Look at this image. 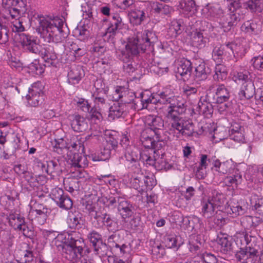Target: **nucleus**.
<instances>
[{
	"mask_svg": "<svg viewBox=\"0 0 263 263\" xmlns=\"http://www.w3.org/2000/svg\"><path fill=\"white\" fill-rule=\"evenodd\" d=\"M157 40L155 33L149 30L138 32L135 37L129 39L125 49L118 52L119 59L124 63V72L133 75L137 69V64L131 60L140 52H144L146 50L153 51L154 44Z\"/></svg>",
	"mask_w": 263,
	"mask_h": 263,
	"instance_id": "f257e3e1",
	"label": "nucleus"
},
{
	"mask_svg": "<svg viewBox=\"0 0 263 263\" xmlns=\"http://www.w3.org/2000/svg\"><path fill=\"white\" fill-rule=\"evenodd\" d=\"M31 15H32V19L34 18L38 22L39 31L42 33L45 41L60 43L64 40L65 36L62 30L63 21L62 18L35 12Z\"/></svg>",
	"mask_w": 263,
	"mask_h": 263,
	"instance_id": "f03ea898",
	"label": "nucleus"
},
{
	"mask_svg": "<svg viewBox=\"0 0 263 263\" xmlns=\"http://www.w3.org/2000/svg\"><path fill=\"white\" fill-rule=\"evenodd\" d=\"M246 243L245 249H241L235 254L237 259L242 263H255L258 256L259 245L256 232L252 231L246 232L244 235Z\"/></svg>",
	"mask_w": 263,
	"mask_h": 263,
	"instance_id": "7ed1b4c3",
	"label": "nucleus"
},
{
	"mask_svg": "<svg viewBox=\"0 0 263 263\" xmlns=\"http://www.w3.org/2000/svg\"><path fill=\"white\" fill-rule=\"evenodd\" d=\"M128 94V92L122 87H117L113 92L112 99L116 102L109 108L108 117L110 119L121 117L125 111L126 104L130 102V100L126 99Z\"/></svg>",
	"mask_w": 263,
	"mask_h": 263,
	"instance_id": "20e7f679",
	"label": "nucleus"
},
{
	"mask_svg": "<svg viewBox=\"0 0 263 263\" xmlns=\"http://www.w3.org/2000/svg\"><path fill=\"white\" fill-rule=\"evenodd\" d=\"M84 246L82 239H76L68 235L62 246L63 255L67 260L75 263L82 256Z\"/></svg>",
	"mask_w": 263,
	"mask_h": 263,
	"instance_id": "39448f33",
	"label": "nucleus"
},
{
	"mask_svg": "<svg viewBox=\"0 0 263 263\" xmlns=\"http://www.w3.org/2000/svg\"><path fill=\"white\" fill-rule=\"evenodd\" d=\"M159 96L160 99L158 101L160 102V103L170 104L166 110V114L180 115L184 112V104L182 101L181 97L174 96L171 90L166 89L160 92Z\"/></svg>",
	"mask_w": 263,
	"mask_h": 263,
	"instance_id": "423d86ee",
	"label": "nucleus"
},
{
	"mask_svg": "<svg viewBox=\"0 0 263 263\" xmlns=\"http://www.w3.org/2000/svg\"><path fill=\"white\" fill-rule=\"evenodd\" d=\"M108 203L109 205L117 206L118 211L124 222L134 214V206L124 198L118 195L111 197L108 199Z\"/></svg>",
	"mask_w": 263,
	"mask_h": 263,
	"instance_id": "0eeeda50",
	"label": "nucleus"
},
{
	"mask_svg": "<svg viewBox=\"0 0 263 263\" xmlns=\"http://www.w3.org/2000/svg\"><path fill=\"white\" fill-rule=\"evenodd\" d=\"M230 94L227 88L224 85L217 86L215 95L211 98L210 95H206V99L213 103L219 104L218 110L220 112L224 111L228 108Z\"/></svg>",
	"mask_w": 263,
	"mask_h": 263,
	"instance_id": "6e6552de",
	"label": "nucleus"
},
{
	"mask_svg": "<svg viewBox=\"0 0 263 263\" xmlns=\"http://www.w3.org/2000/svg\"><path fill=\"white\" fill-rule=\"evenodd\" d=\"M43 85L41 82L34 83L30 88L26 99L28 104L33 107L41 104L43 100Z\"/></svg>",
	"mask_w": 263,
	"mask_h": 263,
	"instance_id": "1a4fd4ad",
	"label": "nucleus"
},
{
	"mask_svg": "<svg viewBox=\"0 0 263 263\" xmlns=\"http://www.w3.org/2000/svg\"><path fill=\"white\" fill-rule=\"evenodd\" d=\"M50 197L60 208L69 210L72 206L73 203L71 199L64 194V191L61 188L57 187L52 189Z\"/></svg>",
	"mask_w": 263,
	"mask_h": 263,
	"instance_id": "9d476101",
	"label": "nucleus"
},
{
	"mask_svg": "<svg viewBox=\"0 0 263 263\" xmlns=\"http://www.w3.org/2000/svg\"><path fill=\"white\" fill-rule=\"evenodd\" d=\"M19 36L24 50L35 54L40 53L41 46L36 43L34 37L24 33L20 34Z\"/></svg>",
	"mask_w": 263,
	"mask_h": 263,
	"instance_id": "9b49d317",
	"label": "nucleus"
},
{
	"mask_svg": "<svg viewBox=\"0 0 263 263\" xmlns=\"http://www.w3.org/2000/svg\"><path fill=\"white\" fill-rule=\"evenodd\" d=\"M87 238L98 254L102 256L106 254L107 247L105 243H103L101 235L99 233L92 231L88 234Z\"/></svg>",
	"mask_w": 263,
	"mask_h": 263,
	"instance_id": "f8f14e48",
	"label": "nucleus"
},
{
	"mask_svg": "<svg viewBox=\"0 0 263 263\" xmlns=\"http://www.w3.org/2000/svg\"><path fill=\"white\" fill-rule=\"evenodd\" d=\"M145 124L149 127L148 131H153L156 136L160 135L162 132V128L164 126V121L163 119L159 116L155 115H148L145 118Z\"/></svg>",
	"mask_w": 263,
	"mask_h": 263,
	"instance_id": "ddd939ff",
	"label": "nucleus"
},
{
	"mask_svg": "<svg viewBox=\"0 0 263 263\" xmlns=\"http://www.w3.org/2000/svg\"><path fill=\"white\" fill-rule=\"evenodd\" d=\"M123 23L121 17L118 14L112 16L109 26L106 29L104 36L111 41L114 39L118 30L122 28Z\"/></svg>",
	"mask_w": 263,
	"mask_h": 263,
	"instance_id": "4468645a",
	"label": "nucleus"
},
{
	"mask_svg": "<svg viewBox=\"0 0 263 263\" xmlns=\"http://www.w3.org/2000/svg\"><path fill=\"white\" fill-rule=\"evenodd\" d=\"M192 70V66L190 61L183 59L178 61L176 72L185 81L191 76Z\"/></svg>",
	"mask_w": 263,
	"mask_h": 263,
	"instance_id": "2eb2a0df",
	"label": "nucleus"
},
{
	"mask_svg": "<svg viewBox=\"0 0 263 263\" xmlns=\"http://www.w3.org/2000/svg\"><path fill=\"white\" fill-rule=\"evenodd\" d=\"M202 14L209 19L219 18L223 14V10L217 4H207L202 9Z\"/></svg>",
	"mask_w": 263,
	"mask_h": 263,
	"instance_id": "dca6fc26",
	"label": "nucleus"
},
{
	"mask_svg": "<svg viewBox=\"0 0 263 263\" xmlns=\"http://www.w3.org/2000/svg\"><path fill=\"white\" fill-rule=\"evenodd\" d=\"M159 153H158V151L156 149H146L141 152V160L146 165L154 166L156 161L159 157Z\"/></svg>",
	"mask_w": 263,
	"mask_h": 263,
	"instance_id": "f3484780",
	"label": "nucleus"
},
{
	"mask_svg": "<svg viewBox=\"0 0 263 263\" xmlns=\"http://www.w3.org/2000/svg\"><path fill=\"white\" fill-rule=\"evenodd\" d=\"M71 127L74 132L80 133L87 130L89 125L85 118L77 115L73 116L71 121Z\"/></svg>",
	"mask_w": 263,
	"mask_h": 263,
	"instance_id": "a211bd4d",
	"label": "nucleus"
},
{
	"mask_svg": "<svg viewBox=\"0 0 263 263\" xmlns=\"http://www.w3.org/2000/svg\"><path fill=\"white\" fill-rule=\"evenodd\" d=\"M84 76V72L81 66H72L68 73V82L73 85L78 84Z\"/></svg>",
	"mask_w": 263,
	"mask_h": 263,
	"instance_id": "6ab92c4d",
	"label": "nucleus"
},
{
	"mask_svg": "<svg viewBox=\"0 0 263 263\" xmlns=\"http://www.w3.org/2000/svg\"><path fill=\"white\" fill-rule=\"evenodd\" d=\"M256 93L253 82L249 81L246 84L242 85L238 96L240 100H248L255 96Z\"/></svg>",
	"mask_w": 263,
	"mask_h": 263,
	"instance_id": "aec40b11",
	"label": "nucleus"
},
{
	"mask_svg": "<svg viewBox=\"0 0 263 263\" xmlns=\"http://www.w3.org/2000/svg\"><path fill=\"white\" fill-rule=\"evenodd\" d=\"M208 198L216 208H221L223 206L225 208L228 203L226 196L216 190L213 191L212 195Z\"/></svg>",
	"mask_w": 263,
	"mask_h": 263,
	"instance_id": "412c9836",
	"label": "nucleus"
},
{
	"mask_svg": "<svg viewBox=\"0 0 263 263\" xmlns=\"http://www.w3.org/2000/svg\"><path fill=\"white\" fill-rule=\"evenodd\" d=\"M188 17L192 16L197 12V7L194 0H183L177 6Z\"/></svg>",
	"mask_w": 263,
	"mask_h": 263,
	"instance_id": "4be33fe9",
	"label": "nucleus"
},
{
	"mask_svg": "<svg viewBox=\"0 0 263 263\" xmlns=\"http://www.w3.org/2000/svg\"><path fill=\"white\" fill-rule=\"evenodd\" d=\"M232 238L225 234H220L217 236L216 241L221 247V251L226 253L232 249Z\"/></svg>",
	"mask_w": 263,
	"mask_h": 263,
	"instance_id": "5701e85b",
	"label": "nucleus"
},
{
	"mask_svg": "<svg viewBox=\"0 0 263 263\" xmlns=\"http://www.w3.org/2000/svg\"><path fill=\"white\" fill-rule=\"evenodd\" d=\"M166 117L169 120L170 129L173 131H177L180 133L181 131L184 120L179 117V115L166 114Z\"/></svg>",
	"mask_w": 263,
	"mask_h": 263,
	"instance_id": "b1692460",
	"label": "nucleus"
},
{
	"mask_svg": "<svg viewBox=\"0 0 263 263\" xmlns=\"http://www.w3.org/2000/svg\"><path fill=\"white\" fill-rule=\"evenodd\" d=\"M212 103H213L209 101L206 97L203 100L202 98H201L198 102L197 107V111L199 112V114L203 115L207 118L211 116L213 111Z\"/></svg>",
	"mask_w": 263,
	"mask_h": 263,
	"instance_id": "393cba45",
	"label": "nucleus"
},
{
	"mask_svg": "<svg viewBox=\"0 0 263 263\" xmlns=\"http://www.w3.org/2000/svg\"><path fill=\"white\" fill-rule=\"evenodd\" d=\"M67 223L70 229H81L84 224V220L82 218V214L78 212L69 214Z\"/></svg>",
	"mask_w": 263,
	"mask_h": 263,
	"instance_id": "a878e982",
	"label": "nucleus"
},
{
	"mask_svg": "<svg viewBox=\"0 0 263 263\" xmlns=\"http://www.w3.org/2000/svg\"><path fill=\"white\" fill-rule=\"evenodd\" d=\"M196 65L194 73L195 79L198 81L206 79L208 75L210 73V70L204 62H199L198 64Z\"/></svg>",
	"mask_w": 263,
	"mask_h": 263,
	"instance_id": "bb28decb",
	"label": "nucleus"
},
{
	"mask_svg": "<svg viewBox=\"0 0 263 263\" xmlns=\"http://www.w3.org/2000/svg\"><path fill=\"white\" fill-rule=\"evenodd\" d=\"M241 18V16L238 12H231L228 14L226 23L223 26L226 28L224 31L229 30L232 27L237 25Z\"/></svg>",
	"mask_w": 263,
	"mask_h": 263,
	"instance_id": "cd10ccee",
	"label": "nucleus"
},
{
	"mask_svg": "<svg viewBox=\"0 0 263 263\" xmlns=\"http://www.w3.org/2000/svg\"><path fill=\"white\" fill-rule=\"evenodd\" d=\"M46 172L52 176L59 175L62 172L60 164L58 160H50L47 161Z\"/></svg>",
	"mask_w": 263,
	"mask_h": 263,
	"instance_id": "c85d7f7f",
	"label": "nucleus"
},
{
	"mask_svg": "<svg viewBox=\"0 0 263 263\" xmlns=\"http://www.w3.org/2000/svg\"><path fill=\"white\" fill-rule=\"evenodd\" d=\"M201 213L202 216L206 218L213 217L215 214L216 208L208 198L206 201H203L201 203Z\"/></svg>",
	"mask_w": 263,
	"mask_h": 263,
	"instance_id": "c756f323",
	"label": "nucleus"
},
{
	"mask_svg": "<svg viewBox=\"0 0 263 263\" xmlns=\"http://www.w3.org/2000/svg\"><path fill=\"white\" fill-rule=\"evenodd\" d=\"M130 22L134 25H138L145 20V13L143 11L140 10H134L132 11L129 14Z\"/></svg>",
	"mask_w": 263,
	"mask_h": 263,
	"instance_id": "7c9ffc66",
	"label": "nucleus"
},
{
	"mask_svg": "<svg viewBox=\"0 0 263 263\" xmlns=\"http://www.w3.org/2000/svg\"><path fill=\"white\" fill-rule=\"evenodd\" d=\"M141 152L136 147L133 148L129 147L127 149V152L125 155V157L127 161L130 163H135L139 160H141Z\"/></svg>",
	"mask_w": 263,
	"mask_h": 263,
	"instance_id": "2f4dec72",
	"label": "nucleus"
},
{
	"mask_svg": "<svg viewBox=\"0 0 263 263\" xmlns=\"http://www.w3.org/2000/svg\"><path fill=\"white\" fill-rule=\"evenodd\" d=\"M241 29L243 31L254 34H258L261 31L260 25L253 22L243 23Z\"/></svg>",
	"mask_w": 263,
	"mask_h": 263,
	"instance_id": "473e14b6",
	"label": "nucleus"
},
{
	"mask_svg": "<svg viewBox=\"0 0 263 263\" xmlns=\"http://www.w3.org/2000/svg\"><path fill=\"white\" fill-rule=\"evenodd\" d=\"M40 54L45 63L48 66L52 65L53 61L55 60L57 58L56 54L53 52L52 49L49 48L44 49L42 50H40Z\"/></svg>",
	"mask_w": 263,
	"mask_h": 263,
	"instance_id": "72a5a7b5",
	"label": "nucleus"
},
{
	"mask_svg": "<svg viewBox=\"0 0 263 263\" xmlns=\"http://www.w3.org/2000/svg\"><path fill=\"white\" fill-rule=\"evenodd\" d=\"M192 43L193 46L201 48L205 46L206 43V39L204 37L202 33L195 32L192 35Z\"/></svg>",
	"mask_w": 263,
	"mask_h": 263,
	"instance_id": "f704fd0d",
	"label": "nucleus"
},
{
	"mask_svg": "<svg viewBox=\"0 0 263 263\" xmlns=\"http://www.w3.org/2000/svg\"><path fill=\"white\" fill-rule=\"evenodd\" d=\"M30 204L32 208H34L36 214L41 216L42 218L40 223L44 224L46 221V214L48 213V209L44 208L42 204H36V202L33 200L31 201Z\"/></svg>",
	"mask_w": 263,
	"mask_h": 263,
	"instance_id": "c9c22d12",
	"label": "nucleus"
},
{
	"mask_svg": "<svg viewBox=\"0 0 263 263\" xmlns=\"http://www.w3.org/2000/svg\"><path fill=\"white\" fill-rule=\"evenodd\" d=\"M227 76V71L226 67L220 64H217L215 67V74L214 79L218 81L225 79Z\"/></svg>",
	"mask_w": 263,
	"mask_h": 263,
	"instance_id": "e433bc0d",
	"label": "nucleus"
},
{
	"mask_svg": "<svg viewBox=\"0 0 263 263\" xmlns=\"http://www.w3.org/2000/svg\"><path fill=\"white\" fill-rule=\"evenodd\" d=\"M222 210H223V208H222ZM224 210L228 214H233L235 216L242 215L244 211L242 206L238 205V203H235L228 204Z\"/></svg>",
	"mask_w": 263,
	"mask_h": 263,
	"instance_id": "4c0bfd02",
	"label": "nucleus"
},
{
	"mask_svg": "<svg viewBox=\"0 0 263 263\" xmlns=\"http://www.w3.org/2000/svg\"><path fill=\"white\" fill-rule=\"evenodd\" d=\"M245 6L252 11L261 12L263 9V0H249Z\"/></svg>",
	"mask_w": 263,
	"mask_h": 263,
	"instance_id": "58836bf2",
	"label": "nucleus"
},
{
	"mask_svg": "<svg viewBox=\"0 0 263 263\" xmlns=\"http://www.w3.org/2000/svg\"><path fill=\"white\" fill-rule=\"evenodd\" d=\"M9 223L15 230H19L21 229L25 222L23 217L18 215H11L9 218Z\"/></svg>",
	"mask_w": 263,
	"mask_h": 263,
	"instance_id": "ea45409f",
	"label": "nucleus"
},
{
	"mask_svg": "<svg viewBox=\"0 0 263 263\" xmlns=\"http://www.w3.org/2000/svg\"><path fill=\"white\" fill-rule=\"evenodd\" d=\"M3 5L5 8L15 7L23 9L26 6V0H3Z\"/></svg>",
	"mask_w": 263,
	"mask_h": 263,
	"instance_id": "a19ab883",
	"label": "nucleus"
},
{
	"mask_svg": "<svg viewBox=\"0 0 263 263\" xmlns=\"http://www.w3.org/2000/svg\"><path fill=\"white\" fill-rule=\"evenodd\" d=\"M147 132L148 130H145L142 132L140 140L145 147L147 148V149L153 148L154 145L155 144V140L152 138L151 137L146 135Z\"/></svg>",
	"mask_w": 263,
	"mask_h": 263,
	"instance_id": "79ce46f5",
	"label": "nucleus"
},
{
	"mask_svg": "<svg viewBox=\"0 0 263 263\" xmlns=\"http://www.w3.org/2000/svg\"><path fill=\"white\" fill-rule=\"evenodd\" d=\"M154 10L157 13L168 15L174 11V9L168 5L162 3H157L154 8Z\"/></svg>",
	"mask_w": 263,
	"mask_h": 263,
	"instance_id": "37998d69",
	"label": "nucleus"
},
{
	"mask_svg": "<svg viewBox=\"0 0 263 263\" xmlns=\"http://www.w3.org/2000/svg\"><path fill=\"white\" fill-rule=\"evenodd\" d=\"M203 263H217L218 259L216 256L210 252H204L197 256Z\"/></svg>",
	"mask_w": 263,
	"mask_h": 263,
	"instance_id": "c03bdc74",
	"label": "nucleus"
},
{
	"mask_svg": "<svg viewBox=\"0 0 263 263\" xmlns=\"http://www.w3.org/2000/svg\"><path fill=\"white\" fill-rule=\"evenodd\" d=\"M103 222L109 231L115 232L118 230L117 223L112 220L109 215L105 214L103 217Z\"/></svg>",
	"mask_w": 263,
	"mask_h": 263,
	"instance_id": "a18cd8bd",
	"label": "nucleus"
},
{
	"mask_svg": "<svg viewBox=\"0 0 263 263\" xmlns=\"http://www.w3.org/2000/svg\"><path fill=\"white\" fill-rule=\"evenodd\" d=\"M250 74L248 72H237L234 75V78L235 81L239 83H241L242 85L246 84L249 81H251L249 77Z\"/></svg>",
	"mask_w": 263,
	"mask_h": 263,
	"instance_id": "49530a36",
	"label": "nucleus"
},
{
	"mask_svg": "<svg viewBox=\"0 0 263 263\" xmlns=\"http://www.w3.org/2000/svg\"><path fill=\"white\" fill-rule=\"evenodd\" d=\"M159 95V93L156 95V97L151 96L148 98H144V95L142 92L140 93V96L141 98L142 102H143L145 108H148L149 104H155L157 102L160 103V102L158 101V100L160 99Z\"/></svg>",
	"mask_w": 263,
	"mask_h": 263,
	"instance_id": "de8ad7c7",
	"label": "nucleus"
},
{
	"mask_svg": "<svg viewBox=\"0 0 263 263\" xmlns=\"http://www.w3.org/2000/svg\"><path fill=\"white\" fill-rule=\"evenodd\" d=\"M241 181V176L237 173L233 176H227L224 180L228 185L237 186V184Z\"/></svg>",
	"mask_w": 263,
	"mask_h": 263,
	"instance_id": "09e8293b",
	"label": "nucleus"
},
{
	"mask_svg": "<svg viewBox=\"0 0 263 263\" xmlns=\"http://www.w3.org/2000/svg\"><path fill=\"white\" fill-rule=\"evenodd\" d=\"M183 129L180 131V133L182 135L191 136L194 133V128L193 123L187 121H184L182 126Z\"/></svg>",
	"mask_w": 263,
	"mask_h": 263,
	"instance_id": "8fccbe9b",
	"label": "nucleus"
},
{
	"mask_svg": "<svg viewBox=\"0 0 263 263\" xmlns=\"http://www.w3.org/2000/svg\"><path fill=\"white\" fill-rule=\"evenodd\" d=\"M212 57L214 60L217 61V62L221 61L222 59L225 57L222 45L214 48L213 51Z\"/></svg>",
	"mask_w": 263,
	"mask_h": 263,
	"instance_id": "3c124183",
	"label": "nucleus"
},
{
	"mask_svg": "<svg viewBox=\"0 0 263 263\" xmlns=\"http://www.w3.org/2000/svg\"><path fill=\"white\" fill-rule=\"evenodd\" d=\"M222 214H223V213L222 212L221 210H219V211L216 212L214 215L213 216L214 217L215 223L218 226H222L226 224L229 220L228 218L222 215Z\"/></svg>",
	"mask_w": 263,
	"mask_h": 263,
	"instance_id": "603ef678",
	"label": "nucleus"
},
{
	"mask_svg": "<svg viewBox=\"0 0 263 263\" xmlns=\"http://www.w3.org/2000/svg\"><path fill=\"white\" fill-rule=\"evenodd\" d=\"M9 40L8 31L5 25L0 23V44H5Z\"/></svg>",
	"mask_w": 263,
	"mask_h": 263,
	"instance_id": "864d4df0",
	"label": "nucleus"
},
{
	"mask_svg": "<svg viewBox=\"0 0 263 263\" xmlns=\"http://www.w3.org/2000/svg\"><path fill=\"white\" fill-rule=\"evenodd\" d=\"M29 68L32 72L40 75L44 72L45 68L38 61H35L29 65Z\"/></svg>",
	"mask_w": 263,
	"mask_h": 263,
	"instance_id": "5fc2aeb1",
	"label": "nucleus"
},
{
	"mask_svg": "<svg viewBox=\"0 0 263 263\" xmlns=\"http://www.w3.org/2000/svg\"><path fill=\"white\" fill-rule=\"evenodd\" d=\"M77 105L80 110L86 113L89 112V109L91 108V106L88 101L83 98L78 99V101L77 102Z\"/></svg>",
	"mask_w": 263,
	"mask_h": 263,
	"instance_id": "6e6d98bb",
	"label": "nucleus"
},
{
	"mask_svg": "<svg viewBox=\"0 0 263 263\" xmlns=\"http://www.w3.org/2000/svg\"><path fill=\"white\" fill-rule=\"evenodd\" d=\"M164 243L165 246L168 248L171 249L177 247L176 237L172 235H168L164 238Z\"/></svg>",
	"mask_w": 263,
	"mask_h": 263,
	"instance_id": "4d7b16f0",
	"label": "nucleus"
},
{
	"mask_svg": "<svg viewBox=\"0 0 263 263\" xmlns=\"http://www.w3.org/2000/svg\"><path fill=\"white\" fill-rule=\"evenodd\" d=\"M104 145H105L107 148H109L115 152V149L118 146V141L112 135H109V137L107 138L105 143L104 144Z\"/></svg>",
	"mask_w": 263,
	"mask_h": 263,
	"instance_id": "13d9d810",
	"label": "nucleus"
},
{
	"mask_svg": "<svg viewBox=\"0 0 263 263\" xmlns=\"http://www.w3.org/2000/svg\"><path fill=\"white\" fill-rule=\"evenodd\" d=\"M82 158L83 157L81 154L74 153L70 158L71 165L75 167H81L82 164L81 161Z\"/></svg>",
	"mask_w": 263,
	"mask_h": 263,
	"instance_id": "bf43d9fd",
	"label": "nucleus"
},
{
	"mask_svg": "<svg viewBox=\"0 0 263 263\" xmlns=\"http://www.w3.org/2000/svg\"><path fill=\"white\" fill-rule=\"evenodd\" d=\"M102 110V109L94 106L93 107L89 109V112H87V113H89V116L92 119L94 118L97 120H101L102 118L101 114Z\"/></svg>",
	"mask_w": 263,
	"mask_h": 263,
	"instance_id": "052dcab7",
	"label": "nucleus"
},
{
	"mask_svg": "<svg viewBox=\"0 0 263 263\" xmlns=\"http://www.w3.org/2000/svg\"><path fill=\"white\" fill-rule=\"evenodd\" d=\"M182 23L181 20H174L171 22L170 29L173 30L176 34H179L181 31Z\"/></svg>",
	"mask_w": 263,
	"mask_h": 263,
	"instance_id": "680f3d73",
	"label": "nucleus"
},
{
	"mask_svg": "<svg viewBox=\"0 0 263 263\" xmlns=\"http://www.w3.org/2000/svg\"><path fill=\"white\" fill-rule=\"evenodd\" d=\"M85 209L89 213L91 217L97 219L98 217V212L96 211L95 205L90 201H87L85 203Z\"/></svg>",
	"mask_w": 263,
	"mask_h": 263,
	"instance_id": "e2e57ef3",
	"label": "nucleus"
},
{
	"mask_svg": "<svg viewBox=\"0 0 263 263\" xmlns=\"http://www.w3.org/2000/svg\"><path fill=\"white\" fill-rule=\"evenodd\" d=\"M251 62H252V65L255 69L263 71V57H254Z\"/></svg>",
	"mask_w": 263,
	"mask_h": 263,
	"instance_id": "0e129e2a",
	"label": "nucleus"
},
{
	"mask_svg": "<svg viewBox=\"0 0 263 263\" xmlns=\"http://www.w3.org/2000/svg\"><path fill=\"white\" fill-rule=\"evenodd\" d=\"M71 52H73L75 55L78 57L83 55L85 53V50L81 47V46L78 45L76 43H72L69 47Z\"/></svg>",
	"mask_w": 263,
	"mask_h": 263,
	"instance_id": "69168bd1",
	"label": "nucleus"
},
{
	"mask_svg": "<svg viewBox=\"0 0 263 263\" xmlns=\"http://www.w3.org/2000/svg\"><path fill=\"white\" fill-rule=\"evenodd\" d=\"M223 49H224V53L225 57H231L234 54V49L236 47V45L233 43H229L225 45H222Z\"/></svg>",
	"mask_w": 263,
	"mask_h": 263,
	"instance_id": "338daca9",
	"label": "nucleus"
},
{
	"mask_svg": "<svg viewBox=\"0 0 263 263\" xmlns=\"http://www.w3.org/2000/svg\"><path fill=\"white\" fill-rule=\"evenodd\" d=\"M253 207L256 213L263 216V198L256 200Z\"/></svg>",
	"mask_w": 263,
	"mask_h": 263,
	"instance_id": "774afa93",
	"label": "nucleus"
}]
</instances>
